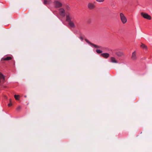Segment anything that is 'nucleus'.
<instances>
[{"instance_id":"9","label":"nucleus","mask_w":152,"mask_h":152,"mask_svg":"<svg viewBox=\"0 0 152 152\" xmlns=\"http://www.w3.org/2000/svg\"><path fill=\"white\" fill-rule=\"evenodd\" d=\"M59 14L62 17H64L65 15V11L62 8L59 9Z\"/></svg>"},{"instance_id":"13","label":"nucleus","mask_w":152,"mask_h":152,"mask_svg":"<svg viewBox=\"0 0 152 152\" xmlns=\"http://www.w3.org/2000/svg\"><path fill=\"white\" fill-rule=\"evenodd\" d=\"M12 59V58L11 57L7 56L5 58H1V60L8 61Z\"/></svg>"},{"instance_id":"3","label":"nucleus","mask_w":152,"mask_h":152,"mask_svg":"<svg viewBox=\"0 0 152 152\" xmlns=\"http://www.w3.org/2000/svg\"><path fill=\"white\" fill-rule=\"evenodd\" d=\"M121 20L123 24L125 23L127 21L126 18L124 15L122 13H121L120 14Z\"/></svg>"},{"instance_id":"7","label":"nucleus","mask_w":152,"mask_h":152,"mask_svg":"<svg viewBox=\"0 0 152 152\" xmlns=\"http://www.w3.org/2000/svg\"><path fill=\"white\" fill-rule=\"evenodd\" d=\"M141 15L145 18L150 20L151 19V16L149 15L147 13H145L144 12H141Z\"/></svg>"},{"instance_id":"11","label":"nucleus","mask_w":152,"mask_h":152,"mask_svg":"<svg viewBox=\"0 0 152 152\" xmlns=\"http://www.w3.org/2000/svg\"><path fill=\"white\" fill-rule=\"evenodd\" d=\"M101 56L105 58H107L110 56V54L107 53H102L101 54Z\"/></svg>"},{"instance_id":"21","label":"nucleus","mask_w":152,"mask_h":152,"mask_svg":"<svg viewBox=\"0 0 152 152\" xmlns=\"http://www.w3.org/2000/svg\"><path fill=\"white\" fill-rule=\"evenodd\" d=\"M12 105V103H10L8 104V106L9 107H10Z\"/></svg>"},{"instance_id":"15","label":"nucleus","mask_w":152,"mask_h":152,"mask_svg":"<svg viewBox=\"0 0 152 152\" xmlns=\"http://www.w3.org/2000/svg\"><path fill=\"white\" fill-rule=\"evenodd\" d=\"M141 47L143 48H145V49L147 48V46L143 44H142L141 45Z\"/></svg>"},{"instance_id":"23","label":"nucleus","mask_w":152,"mask_h":152,"mask_svg":"<svg viewBox=\"0 0 152 152\" xmlns=\"http://www.w3.org/2000/svg\"><path fill=\"white\" fill-rule=\"evenodd\" d=\"M10 103H11L12 101H11V99H10Z\"/></svg>"},{"instance_id":"24","label":"nucleus","mask_w":152,"mask_h":152,"mask_svg":"<svg viewBox=\"0 0 152 152\" xmlns=\"http://www.w3.org/2000/svg\"><path fill=\"white\" fill-rule=\"evenodd\" d=\"M25 97H26V96H25Z\"/></svg>"},{"instance_id":"5","label":"nucleus","mask_w":152,"mask_h":152,"mask_svg":"<svg viewBox=\"0 0 152 152\" xmlns=\"http://www.w3.org/2000/svg\"><path fill=\"white\" fill-rule=\"evenodd\" d=\"M114 52L115 54L118 57H121L124 56V55L123 52L122 51L114 50Z\"/></svg>"},{"instance_id":"4","label":"nucleus","mask_w":152,"mask_h":152,"mask_svg":"<svg viewBox=\"0 0 152 152\" xmlns=\"http://www.w3.org/2000/svg\"><path fill=\"white\" fill-rule=\"evenodd\" d=\"M54 3L55 7L56 8H60L62 6V4L58 1H55Z\"/></svg>"},{"instance_id":"16","label":"nucleus","mask_w":152,"mask_h":152,"mask_svg":"<svg viewBox=\"0 0 152 152\" xmlns=\"http://www.w3.org/2000/svg\"><path fill=\"white\" fill-rule=\"evenodd\" d=\"M96 52H97V53H102V51L100 50H99V49H97L96 50Z\"/></svg>"},{"instance_id":"1","label":"nucleus","mask_w":152,"mask_h":152,"mask_svg":"<svg viewBox=\"0 0 152 152\" xmlns=\"http://www.w3.org/2000/svg\"><path fill=\"white\" fill-rule=\"evenodd\" d=\"M66 21L68 22L69 25L70 26L73 28L75 27V26L73 21H72V18L70 14L67 15L66 17Z\"/></svg>"},{"instance_id":"6","label":"nucleus","mask_w":152,"mask_h":152,"mask_svg":"<svg viewBox=\"0 0 152 152\" xmlns=\"http://www.w3.org/2000/svg\"><path fill=\"white\" fill-rule=\"evenodd\" d=\"M85 41L88 44H89L91 46L94 47L96 48H102V47L101 46H99L96 45L93 43H92L89 42L88 40L87 39H85Z\"/></svg>"},{"instance_id":"18","label":"nucleus","mask_w":152,"mask_h":152,"mask_svg":"<svg viewBox=\"0 0 152 152\" xmlns=\"http://www.w3.org/2000/svg\"><path fill=\"white\" fill-rule=\"evenodd\" d=\"M96 1L98 2H103L104 1V0H95Z\"/></svg>"},{"instance_id":"20","label":"nucleus","mask_w":152,"mask_h":152,"mask_svg":"<svg viewBox=\"0 0 152 152\" xmlns=\"http://www.w3.org/2000/svg\"><path fill=\"white\" fill-rule=\"evenodd\" d=\"M21 108V107L20 106H19L17 107V110H20Z\"/></svg>"},{"instance_id":"8","label":"nucleus","mask_w":152,"mask_h":152,"mask_svg":"<svg viewBox=\"0 0 152 152\" xmlns=\"http://www.w3.org/2000/svg\"><path fill=\"white\" fill-rule=\"evenodd\" d=\"M131 58L132 60L135 61L137 59V57L136 55V52L134 51L132 53Z\"/></svg>"},{"instance_id":"22","label":"nucleus","mask_w":152,"mask_h":152,"mask_svg":"<svg viewBox=\"0 0 152 152\" xmlns=\"http://www.w3.org/2000/svg\"><path fill=\"white\" fill-rule=\"evenodd\" d=\"M80 39L82 40H83V38L82 37H80Z\"/></svg>"},{"instance_id":"2","label":"nucleus","mask_w":152,"mask_h":152,"mask_svg":"<svg viewBox=\"0 0 152 152\" xmlns=\"http://www.w3.org/2000/svg\"><path fill=\"white\" fill-rule=\"evenodd\" d=\"M95 3V2H94L93 3L92 2H88L87 4L88 8L89 10H93L96 7Z\"/></svg>"},{"instance_id":"12","label":"nucleus","mask_w":152,"mask_h":152,"mask_svg":"<svg viewBox=\"0 0 152 152\" xmlns=\"http://www.w3.org/2000/svg\"><path fill=\"white\" fill-rule=\"evenodd\" d=\"M111 62L113 63H118V61L116 60L115 58L113 57H112L110 58Z\"/></svg>"},{"instance_id":"10","label":"nucleus","mask_w":152,"mask_h":152,"mask_svg":"<svg viewBox=\"0 0 152 152\" xmlns=\"http://www.w3.org/2000/svg\"><path fill=\"white\" fill-rule=\"evenodd\" d=\"M5 79V76L0 72V83L1 82H4Z\"/></svg>"},{"instance_id":"14","label":"nucleus","mask_w":152,"mask_h":152,"mask_svg":"<svg viewBox=\"0 0 152 152\" xmlns=\"http://www.w3.org/2000/svg\"><path fill=\"white\" fill-rule=\"evenodd\" d=\"M65 8L66 10H69L70 9V7L68 5H66L65 6Z\"/></svg>"},{"instance_id":"17","label":"nucleus","mask_w":152,"mask_h":152,"mask_svg":"<svg viewBox=\"0 0 152 152\" xmlns=\"http://www.w3.org/2000/svg\"><path fill=\"white\" fill-rule=\"evenodd\" d=\"M19 97V95H14V97L15 98V99L17 100H18L19 99H18V97Z\"/></svg>"},{"instance_id":"19","label":"nucleus","mask_w":152,"mask_h":152,"mask_svg":"<svg viewBox=\"0 0 152 152\" xmlns=\"http://www.w3.org/2000/svg\"><path fill=\"white\" fill-rule=\"evenodd\" d=\"M44 3L45 4H49L48 1L46 0H45L44 1Z\"/></svg>"}]
</instances>
